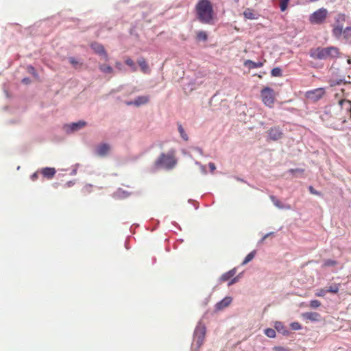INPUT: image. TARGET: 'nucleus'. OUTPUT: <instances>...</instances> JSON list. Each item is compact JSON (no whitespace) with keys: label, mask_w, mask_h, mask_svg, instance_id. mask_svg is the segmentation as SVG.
<instances>
[{"label":"nucleus","mask_w":351,"mask_h":351,"mask_svg":"<svg viewBox=\"0 0 351 351\" xmlns=\"http://www.w3.org/2000/svg\"><path fill=\"white\" fill-rule=\"evenodd\" d=\"M343 38L346 43L351 45V27H347L343 29Z\"/></svg>","instance_id":"a211bd4d"},{"label":"nucleus","mask_w":351,"mask_h":351,"mask_svg":"<svg viewBox=\"0 0 351 351\" xmlns=\"http://www.w3.org/2000/svg\"><path fill=\"white\" fill-rule=\"evenodd\" d=\"M110 151V146L107 144H102L97 147V153L100 156H106Z\"/></svg>","instance_id":"2eb2a0df"},{"label":"nucleus","mask_w":351,"mask_h":351,"mask_svg":"<svg viewBox=\"0 0 351 351\" xmlns=\"http://www.w3.org/2000/svg\"><path fill=\"white\" fill-rule=\"evenodd\" d=\"M268 236H269V234H265V235L264 236V237L263 238V240L265 239Z\"/></svg>","instance_id":"de8ad7c7"},{"label":"nucleus","mask_w":351,"mask_h":351,"mask_svg":"<svg viewBox=\"0 0 351 351\" xmlns=\"http://www.w3.org/2000/svg\"><path fill=\"white\" fill-rule=\"evenodd\" d=\"M268 136L270 140L277 141L282 137V132L278 127L271 128L267 131Z\"/></svg>","instance_id":"6e6552de"},{"label":"nucleus","mask_w":351,"mask_h":351,"mask_svg":"<svg viewBox=\"0 0 351 351\" xmlns=\"http://www.w3.org/2000/svg\"><path fill=\"white\" fill-rule=\"evenodd\" d=\"M320 319V315L317 313H308V319L318 321Z\"/></svg>","instance_id":"2f4dec72"},{"label":"nucleus","mask_w":351,"mask_h":351,"mask_svg":"<svg viewBox=\"0 0 351 351\" xmlns=\"http://www.w3.org/2000/svg\"><path fill=\"white\" fill-rule=\"evenodd\" d=\"M291 328L294 330H297L301 328V326L298 322H293L291 324Z\"/></svg>","instance_id":"c9c22d12"},{"label":"nucleus","mask_w":351,"mask_h":351,"mask_svg":"<svg viewBox=\"0 0 351 351\" xmlns=\"http://www.w3.org/2000/svg\"><path fill=\"white\" fill-rule=\"evenodd\" d=\"M115 66L119 70H121L122 65L120 62H117Z\"/></svg>","instance_id":"a19ab883"},{"label":"nucleus","mask_w":351,"mask_h":351,"mask_svg":"<svg viewBox=\"0 0 351 351\" xmlns=\"http://www.w3.org/2000/svg\"><path fill=\"white\" fill-rule=\"evenodd\" d=\"M41 174L47 179H51L56 173V169L53 167H45L40 170Z\"/></svg>","instance_id":"ddd939ff"},{"label":"nucleus","mask_w":351,"mask_h":351,"mask_svg":"<svg viewBox=\"0 0 351 351\" xmlns=\"http://www.w3.org/2000/svg\"><path fill=\"white\" fill-rule=\"evenodd\" d=\"M205 329L204 328H197L195 331V340L197 344V347L199 348L204 339Z\"/></svg>","instance_id":"9d476101"},{"label":"nucleus","mask_w":351,"mask_h":351,"mask_svg":"<svg viewBox=\"0 0 351 351\" xmlns=\"http://www.w3.org/2000/svg\"><path fill=\"white\" fill-rule=\"evenodd\" d=\"M236 274V270L232 269L228 272L223 274L221 277V280L223 282L228 280L230 278L233 277Z\"/></svg>","instance_id":"412c9836"},{"label":"nucleus","mask_w":351,"mask_h":351,"mask_svg":"<svg viewBox=\"0 0 351 351\" xmlns=\"http://www.w3.org/2000/svg\"><path fill=\"white\" fill-rule=\"evenodd\" d=\"M232 301V299L231 297H226L223 300H221L220 302H217L215 305V308L217 311H221L223 308L228 306Z\"/></svg>","instance_id":"f8f14e48"},{"label":"nucleus","mask_w":351,"mask_h":351,"mask_svg":"<svg viewBox=\"0 0 351 351\" xmlns=\"http://www.w3.org/2000/svg\"><path fill=\"white\" fill-rule=\"evenodd\" d=\"M86 125V122L84 121H80L76 123H72L71 124L66 125L64 128L67 132H73L77 131Z\"/></svg>","instance_id":"0eeeda50"},{"label":"nucleus","mask_w":351,"mask_h":351,"mask_svg":"<svg viewBox=\"0 0 351 351\" xmlns=\"http://www.w3.org/2000/svg\"><path fill=\"white\" fill-rule=\"evenodd\" d=\"M261 97L263 104L271 108L276 99V94L274 90L269 87H265L261 92Z\"/></svg>","instance_id":"20e7f679"},{"label":"nucleus","mask_w":351,"mask_h":351,"mask_svg":"<svg viewBox=\"0 0 351 351\" xmlns=\"http://www.w3.org/2000/svg\"><path fill=\"white\" fill-rule=\"evenodd\" d=\"M308 190L311 191V193L317 194V192L313 189V188L312 186H309Z\"/></svg>","instance_id":"37998d69"},{"label":"nucleus","mask_w":351,"mask_h":351,"mask_svg":"<svg viewBox=\"0 0 351 351\" xmlns=\"http://www.w3.org/2000/svg\"><path fill=\"white\" fill-rule=\"evenodd\" d=\"M310 55L312 58L319 60H333L340 57V49L334 46L311 49Z\"/></svg>","instance_id":"f03ea898"},{"label":"nucleus","mask_w":351,"mask_h":351,"mask_svg":"<svg viewBox=\"0 0 351 351\" xmlns=\"http://www.w3.org/2000/svg\"><path fill=\"white\" fill-rule=\"evenodd\" d=\"M337 264V262L335 260L326 259L324 261L323 265L324 267H332V266H335Z\"/></svg>","instance_id":"c85d7f7f"},{"label":"nucleus","mask_w":351,"mask_h":351,"mask_svg":"<svg viewBox=\"0 0 351 351\" xmlns=\"http://www.w3.org/2000/svg\"><path fill=\"white\" fill-rule=\"evenodd\" d=\"M275 329L284 335H288L289 334V330L285 327L283 324L280 322H276L274 324Z\"/></svg>","instance_id":"dca6fc26"},{"label":"nucleus","mask_w":351,"mask_h":351,"mask_svg":"<svg viewBox=\"0 0 351 351\" xmlns=\"http://www.w3.org/2000/svg\"><path fill=\"white\" fill-rule=\"evenodd\" d=\"M137 62L143 73H149L150 72L149 65L144 58L138 59Z\"/></svg>","instance_id":"4468645a"},{"label":"nucleus","mask_w":351,"mask_h":351,"mask_svg":"<svg viewBox=\"0 0 351 351\" xmlns=\"http://www.w3.org/2000/svg\"><path fill=\"white\" fill-rule=\"evenodd\" d=\"M327 15L328 11L326 9L319 8L309 16V21L313 24H322L325 21Z\"/></svg>","instance_id":"39448f33"},{"label":"nucleus","mask_w":351,"mask_h":351,"mask_svg":"<svg viewBox=\"0 0 351 351\" xmlns=\"http://www.w3.org/2000/svg\"><path fill=\"white\" fill-rule=\"evenodd\" d=\"M265 334L268 337L274 338L276 337V331L274 329L272 328H267L265 330Z\"/></svg>","instance_id":"c756f323"},{"label":"nucleus","mask_w":351,"mask_h":351,"mask_svg":"<svg viewBox=\"0 0 351 351\" xmlns=\"http://www.w3.org/2000/svg\"><path fill=\"white\" fill-rule=\"evenodd\" d=\"M324 88H318L313 90H308V100L316 102L325 95Z\"/></svg>","instance_id":"423d86ee"},{"label":"nucleus","mask_w":351,"mask_h":351,"mask_svg":"<svg viewBox=\"0 0 351 351\" xmlns=\"http://www.w3.org/2000/svg\"><path fill=\"white\" fill-rule=\"evenodd\" d=\"M274 351H289L288 349L282 346H275L274 348Z\"/></svg>","instance_id":"4c0bfd02"},{"label":"nucleus","mask_w":351,"mask_h":351,"mask_svg":"<svg viewBox=\"0 0 351 351\" xmlns=\"http://www.w3.org/2000/svg\"><path fill=\"white\" fill-rule=\"evenodd\" d=\"M178 132L181 136V137L185 141H187L189 140L188 135L185 132L182 125L181 124H178Z\"/></svg>","instance_id":"393cba45"},{"label":"nucleus","mask_w":351,"mask_h":351,"mask_svg":"<svg viewBox=\"0 0 351 351\" xmlns=\"http://www.w3.org/2000/svg\"><path fill=\"white\" fill-rule=\"evenodd\" d=\"M237 281V278H234L231 281H230L228 282V286H230L232 285H233L234 283H235Z\"/></svg>","instance_id":"79ce46f5"},{"label":"nucleus","mask_w":351,"mask_h":351,"mask_svg":"<svg viewBox=\"0 0 351 351\" xmlns=\"http://www.w3.org/2000/svg\"><path fill=\"white\" fill-rule=\"evenodd\" d=\"M340 284H333L328 287L327 292L332 293H338L339 288H340Z\"/></svg>","instance_id":"b1692460"},{"label":"nucleus","mask_w":351,"mask_h":351,"mask_svg":"<svg viewBox=\"0 0 351 351\" xmlns=\"http://www.w3.org/2000/svg\"><path fill=\"white\" fill-rule=\"evenodd\" d=\"M327 293L328 292L326 289H322L319 290L315 295L316 296L324 297Z\"/></svg>","instance_id":"f704fd0d"},{"label":"nucleus","mask_w":351,"mask_h":351,"mask_svg":"<svg viewBox=\"0 0 351 351\" xmlns=\"http://www.w3.org/2000/svg\"><path fill=\"white\" fill-rule=\"evenodd\" d=\"M289 1L290 0H280V8L281 11L284 12L286 10Z\"/></svg>","instance_id":"7c9ffc66"},{"label":"nucleus","mask_w":351,"mask_h":351,"mask_svg":"<svg viewBox=\"0 0 351 351\" xmlns=\"http://www.w3.org/2000/svg\"><path fill=\"white\" fill-rule=\"evenodd\" d=\"M149 101V97L147 95H142L138 96L137 98H136L134 101H128L126 102V104L128 106H132L134 105L135 106H140L142 105H145L147 104Z\"/></svg>","instance_id":"1a4fd4ad"},{"label":"nucleus","mask_w":351,"mask_h":351,"mask_svg":"<svg viewBox=\"0 0 351 351\" xmlns=\"http://www.w3.org/2000/svg\"><path fill=\"white\" fill-rule=\"evenodd\" d=\"M271 201L273 202L274 204L277 206L278 208H282V204L280 200L276 199L275 197L271 196Z\"/></svg>","instance_id":"473e14b6"},{"label":"nucleus","mask_w":351,"mask_h":351,"mask_svg":"<svg viewBox=\"0 0 351 351\" xmlns=\"http://www.w3.org/2000/svg\"><path fill=\"white\" fill-rule=\"evenodd\" d=\"M344 17H345V16H344V15H343V14H339V19H341V20H343V21H344V19H344Z\"/></svg>","instance_id":"49530a36"},{"label":"nucleus","mask_w":351,"mask_h":351,"mask_svg":"<svg viewBox=\"0 0 351 351\" xmlns=\"http://www.w3.org/2000/svg\"><path fill=\"white\" fill-rule=\"evenodd\" d=\"M345 101H346V100H344V99H340V100L339 101V106H343V104Z\"/></svg>","instance_id":"a18cd8bd"},{"label":"nucleus","mask_w":351,"mask_h":351,"mask_svg":"<svg viewBox=\"0 0 351 351\" xmlns=\"http://www.w3.org/2000/svg\"><path fill=\"white\" fill-rule=\"evenodd\" d=\"M197 17L205 24H210L213 20L214 11L212 3L208 0H199L195 5Z\"/></svg>","instance_id":"f257e3e1"},{"label":"nucleus","mask_w":351,"mask_h":351,"mask_svg":"<svg viewBox=\"0 0 351 351\" xmlns=\"http://www.w3.org/2000/svg\"><path fill=\"white\" fill-rule=\"evenodd\" d=\"M69 62L75 67L80 64L79 62L73 57L69 58Z\"/></svg>","instance_id":"e433bc0d"},{"label":"nucleus","mask_w":351,"mask_h":351,"mask_svg":"<svg viewBox=\"0 0 351 351\" xmlns=\"http://www.w3.org/2000/svg\"><path fill=\"white\" fill-rule=\"evenodd\" d=\"M343 29L341 25H337L332 29V34L337 38H339L341 36H343Z\"/></svg>","instance_id":"aec40b11"},{"label":"nucleus","mask_w":351,"mask_h":351,"mask_svg":"<svg viewBox=\"0 0 351 351\" xmlns=\"http://www.w3.org/2000/svg\"><path fill=\"white\" fill-rule=\"evenodd\" d=\"M271 74L273 77H281L282 70L279 67L274 68L271 71Z\"/></svg>","instance_id":"cd10ccee"},{"label":"nucleus","mask_w":351,"mask_h":351,"mask_svg":"<svg viewBox=\"0 0 351 351\" xmlns=\"http://www.w3.org/2000/svg\"><path fill=\"white\" fill-rule=\"evenodd\" d=\"M208 38L207 34L204 31H199L197 33V39L199 40L206 41Z\"/></svg>","instance_id":"a878e982"},{"label":"nucleus","mask_w":351,"mask_h":351,"mask_svg":"<svg viewBox=\"0 0 351 351\" xmlns=\"http://www.w3.org/2000/svg\"><path fill=\"white\" fill-rule=\"evenodd\" d=\"M154 164L156 167H164L167 169H172L176 164L175 152L170 151L167 154H161Z\"/></svg>","instance_id":"7ed1b4c3"},{"label":"nucleus","mask_w":351,"mask_h":351,"mask_svg":"<svg viewBox=\"0 0 351 351\" xmlns=\"http://www.w3.org/2000/svg\"><path fill=\"white\" fill-rule=\"evenodd\" d=\"M38 177V172H35L34 173L32 176H31V179L32 181H35Z\"/></svg>","instance_id":"ea45409f"},{"label":"nucleus","mask_w":351,"mask_h":351,"mask_svg":"<svg viewBox=\"0 0 351 351\" xmlns=\"http://www.w3.org/2000/svg\"><path fill=\"white\" fill-rule=\"evenodd\" d=\"M30 80L29 78H24L23 79V82L25 83V84H28L29 83Z\"/></svg>","instance_id":"c03bdc74"},{"label":"nucleus","mask_w":351,"mask_h":351,"mask_svg":"<svg viewBox=\"0 0 351 351\" xmlns=\"http://www.w3.org/2000/svg\"><path fill=\"white\" fill-rule=\"evenodd\" d=\"M320 305L321 302L317 300H311L310 302L311 307L314 308L319 307Z\"/></svg>","instance_id":"72a5a7b5"},{"label":"nucleus","mask_w":351,"mask_h":351,"mask_svg":"<svg viewBox=\"0 0 351 351\" xmlns=\"http://www.w3.org/2000/svg\"><path fill=\"white\" fill-rule=\"evenodd\" d=\"M208 166H209V168H210L211 172H213L215 170V169H216V167H215V164L213 163V162H210L208 164Z\"/></svg>","instance_id":"58836bf2"},{"label":"nucleus","mask_w":351,"mask_h":351,"mask_svg":"<svg viewBox=\"0 0 351 351\" xmlns=\"http://www.w3.org/2000/svg\"><path fill=\"white\" fill-rule=\"evenodd\" d=\"M90 47L95 53L100 55H104L106 60H108V57L103 45L97 43H93L91 44Z\"/></svg>","instance_id":"9b49d317"},{"label":"nucleus","mask_w":351,"mask_h":351,"mask_svg":"<svg viewBox=\"0 0 351 351\" xmlns=\"http://www.w3.org/2000/svg\"><path fill=\"white\" fill-rule=\"evenodd\" d=\"M263 64L264 63L262 62H255L250 60H245L244 62V65L245 66H248L250 69L262 67L263 66Z\"/></svg>","instance_id":"6ab92c4d"},{"label":"nucleus","mask_w":351,"mask_h":351,"mask_svg":"<svg viewBox=\"0 0 351 351\" xmlns=\"http://www.w3.org/2000/svg\"><path fill=\"white\" fill-rule=\"evenodd\" d=\"M348 62L350 64L351 62V60L350 59H348Z\"/></svg>","instance_id":"09e8293b"},{"label":"nucleus","mask_w":351,"mask_h":351,"mask_svg":"<svg viewBox=\"0 0 351 351\" xmlns=\"http://www.w3.org/2000/svg\"><path fill=\"white\" fill-rule=\"evenodd\" d=\"M99 70L104 73L112 74L114 70L112 66L106 64H100L99 66Z\"/></svg>","instance_id":"4be33fe9"},{"label":"nucleus","mask_w":351,"mask_h":351,"mask_svg":"<svg viewBox=\"0 0 351 351\" xmlns=\"http://www.w3.org/2000/svg\"><path fill=\"white\" fill-rule=\"evenodd\" d=\"M254 256H255V252H252L250 254H248L246 256V257L245 258V259L243 260L242 265H244L247 264V263H249L250 261H251L254 258Z\"/></svg>","instance_id":"bb28decb"},{"label":"nucleus","mask_w":351,"mask_h":351,"mask_svg":"<svg viewBox=\"0 0 351 351\" xmlns=\"http://www.w3.org/2000/svg\"><path fill=\"white\" fill-rule=\"evenodd\" d=\"M125 64L131 68L132 71L135 72L137 70V67L132 59L127 58L125 61Z\"/></svg>","instance_id":"5701e85b"},{"label":"nucleus","mask_w":351,"mask_h":351,"mask_svg":"<svg viewBox=\"0 0 351 351\" xmlns=\"http://www.w3.org/2000/svg\"><path fill=\"white\" fill-rule=\"evenodd\" d=\"M243 16L246 19L254 20L258 18L255 12L250 8H247L243 12Z\"/></svg>","instance_id":"f3484780"}]
</instances>
